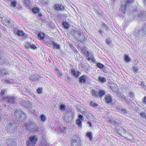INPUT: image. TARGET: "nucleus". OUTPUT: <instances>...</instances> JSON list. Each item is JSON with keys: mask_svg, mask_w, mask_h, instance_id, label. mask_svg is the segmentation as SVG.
<instances>
[{"mask_svg": "<svg viewBox=\"0 0 146 146\" xmlns=\"http://www.w3.org/2000/svg\"><path fill=\"white\" fill-rule=\"evenodd\" d=\"M37 140V137L35 135L29 137L26 141V145L28 146H35Z\"/></svg>", "mask_w": 146, "mask_h": 146, "instance_id": "obj_1", "label": "nucleus"}, {"mask_svg": "<svg viewBox=\"0 0 146 146\" xmlns=\"http://www.w3.org/2000/svg\"><path fill=\"white\" fill-rule=\"evenodd\" d=\"M73 36L77 40L80 41H83L85 38L84 36L81 33V32L79 31H75L72 32Z\"/></svg>", "mask_w": 146, "mask_h": 146, "instance_id": "obj_2", "label": "nucleus"}, {"mask_svg": "<svg viewBox=\"0 0 146 146\" xmlns=\"http://www.w3.org/2000/svg\"><path fill=\"white\" fill-rule=\"evenodd\" d=\"M25 125L27 129L30 132L36 131H37L38 129L35 125L30 122L26 123Z\"/></svg>", "mask_w": 146, "mask_h": 146, "instance_id": "obj_3", "label": "nucleus"}, {"mask_svg": "<svg viewBox=\"0 0 146 146\" xmlns=\"http://www.w3.org/2000/svg\"><path fill=\"white\" fill-rule=\"evenodd\" d=\"M72 146H81V141L80 138L76 135H74L72 138Z\"/></svg>", "mask_w": 146, "mask_h": 146, "instance_id": "obj_4", "label": "nucleus"}, {"mask_svg": "<svg viewBox=\"0 0 146 146\" xmlns=\"http://www.w3.org/2000/svg\"><path fill=\"white\" fill-rule=\"evenodd\" d=\"M7 129L8 131L11 133L14 131L15 123L12 120H8L7 121Z\"/></svg>", "mask_w": 146, "mask_h": 146, "instance_id": "obj_5", "label": "nucleus"}, {"mask_svg": "<svg viewBox=\"0 0 146 146\" xmlns=\"http://www.w3.org/2000/svg\"><path fill=\"white\" fill-rule=\"evenodd\" d=\"M15 98L13 96H5L3 98V101L5 103L13 104L15 102Z\"/></svg>", "mask_w": 146, "mask_h": 146, "instance_id": "obj_6", "label": "nucleus"}, {"mask_svg": "<svg viewBox=\"0 0 146 146\" xmlns=\"http://www.w3.org/2000/svg\"><path fill=\"white\" fill-rule=\"evenodd\" d=\"M21 104L25 108L27 109H30L32 107L31 103L29 100L23 101L22 102Z\"/></svg>", "mask_w": 146, "mask_h": 146, "instance_id": "obj_7", "label": "nucleus"}, {"mask_svg": "<svg viewBox=\"0 0 146 146\" xmlns=\"http://www.w3.org/2000/svg\"><path fill=\"white\" fill-rule=\"evenodd\" d=\"M54 8L55 10L59 11H62L65 9L64 7L62 5L57 3L55 4Z\"/></svg>", "mask_w": 146, "mask_h": 146, "instance_id": "obj_8", "label": "nucleus"}, {"mask_svg": "<svg viewBox=\"0 0 146 146\" xmlns=\"http://www.w3.org/2000/svg\"><path fill=\"white\" fill-rule=\"evenodd\" d=\"M7 61V59L3 53H0V65L5 64Z\"/></svg>", "mask_w": 146, "mask_h": 146, "instance_id": "obj_9", "label": "nucleus"}, {"mask_svg": "<svg viewBox=\"0 0 146 146\" xmlns=\"http://www.w3.org/2000/svg\"><path fill=\"white\" fill-rule=\"evenodd\" d=\"M40 77L37 74L32 75L29 78V80L31 82H36L40 79Z\"/></svg>", "mask_w": 146, "mask_h": 146, "instance_id": "obj_10", "label": "nucleus"}, {"mask_svg": "<svg viewBox=\"0 0 146 146\" xmlns=\"http://www.w3.org/2000/svg\"><path fill=\"white\" fill-rule=\"evenodd\" d=\"M136 17H139L140 18H142L145 16V13L142 11L140 10H137L135 12Z\"/></svg>", "mask_w": 146, "mask_h": 146, "instance_id": "obj_11", "label": "nucleus"}, {"mask_svg": "<svg viewBox=\"0 0 146 146\" xmlns=\"http://www.w3.org/2000/svg\"><path fill=\"white\" fill-rule=\"evenodd\" d=\"M139 31V33L141 32L142 33H144L145 35H146V23L144 24V25H143V27L142 28V30H139V31L136 30L135 31V36H139V33H137Z\"/></svg>", "mask_w": 146, "mask_h": 146, "instance_id": "obj_12", "label": "nucleus"}, {"mask_svg": "<svg viewBox=\"0 0 146 146\" xmlns=\"http://www.w3.org/2000/svg\"><path fill=\"white\" fill-rule=\"evenodd\" d=\"M71 73L74 77L76 78L78 77L81 74L80 72L75 70L74 69H72L71 70Z\"/></svg>", "mask_w": 146, "mask_h": 146, "instance_id": "obj_13", "label": "nucleus"}, {"mask_svg": "<svg viewBox=\"0 0 146 146\" xmlns=\"http://www.w3.org/2000/svg\"><path fill=\"white\" fill-rule=\"evenodd\" d=\"M88 77L85 75H83L79 78V82L81 83H85Z\"/></svg>", "mask_w": 146, "mask_h": 146, "instance_id": "obj_14", "label": "nucleus"}, {"mask_svg": "<svg viewBox=\"0 0 146 146\" xmlns=\"http://www.w3.org/2000/svg\"><path fill=\"white\" fill-rule=\"evenodd\" d=\"M24 113V112L23 111H22L21 110L16 109L15 110V112L14 113V115L15 117H20L21 114H23Z\"/></svg>", "mask_w": 146, "mask_h": 146, "instance_id": "obj_15", "label": "nucleus"}, {"mask_svg": "<svg viewBox=\"0 0 146 146\" xmlns=\"http://www.w3.org/2000/svg\"><path fill=\"white\" fill-rule=\"evenodd\" d=\"M74 114L71 111L68 112L65 114L68 119H69V120L71 121L73 117L74 116Z\"/></svg>", "mask_w": 146, "mask_h": 146, "instance_id": "obj_16", "label": "nucleus"}, {"mask_svg": "<svg viewBox=\"0 0 146 146\" xmlns=\"http://www.w3.org/2000/svg\"><path fill=\"white\" fill-rule=\"evenodd\" d=\"M17 35L18 36H23L26 37L27 35L23 32L22 31L18 30L17 33Z\"/></svg>", "mask_w": 146, "mask_h": 146, "instance_id": "obj_17", "label": "nucleus"}, {"mask_svg": "<svg viewBox=\"0 0 146 146\" xmlns=\"http://www.w3.org/2000/svg\"><path fill=\"white\" fill-rule=\"evenodd\" d=\"M105 100L106 102L108 104L111 103L112 101V97L109 94L107 95L106 96Z\"/></svg>", "mask_w": 146, "mask_h": 146, "instance_id": "obj_18", "label": "nucleus"}, {"mask_svg": "<svg viewBox=\"0 0 146 146\" xmlns=\"http://www.w3.org/2000/svg\"><path fill=\"white\" fill-rule=\"evenodd\" d=\"M45 36V34L43 33L40 32L38 35V38L40 40H43Z\"/></svg>", "mask_w": 146, "mask_h": 146, "instance_id": "obj_19", "label": "nucleus"}, {"mask_svg": "<svg viewBox=\"0 0 146 146\" xmlns=\"http://www.w3.org/2000/svg\"><path fill=\"white\" fill-rule=\"evenodd\" d=\"M7 71L5 68H2L0 69V76H4L6 74Z\"/></svg>", "mask_w": 146, "mask_h": 146, "instance_id": "obj_20", "label": "nucleus"}, {"mask_svg": "<svg viewBox=\"0 0 146 146\" xmlns=\"http://www.w3.org/2000/svg\"><path fill=\"white\" fill-rule=\"evenodd\" d=\"M56 70L58 76L60 77V78H61L63 76V75L62 71L60 70L58 68H56Z\"/></svg>", "mask_w": 146, "mask_h": 146, "instance_id": "obj_21", "label": "nucleus"}, {"mask_svg": "<svg viewBox=\"0 0 146 146\" xmlns=\"http://www.w3.org/2000/svg\"><path fill=\"white\" fill-rule=\"evenodd\" d=\"M98 94H99L98 97H100V98L102 97L105 94V90H98Z\"/></svg>", "mask_w": 146, "mask_h": 146, "instance_id": "obj_22", "label": "nucleus"}, {"mask_svg": "<svg viewBox=\"0 0 146 146\" xmlns=\"http://www.w3.org/2000/svg\"><path fill=\"white\" fill-rule=\"evenodd\" d=\"M7 3L10 4V6L13 7H15L16 5V3L15 1H13L11 0H6Z\"/></svg>", "mask_w": 146, "mask_h": 146, "instance_id": "obj_23", "label": "nucleus"}, {"mask_svg": "<svg viewBox=\"0 0 146 146\" xmlns=\"http://www.w3.org/2000/svg\"><path fill=\"white\" fill-rule=\"evenodd\" d=\"M90 106L94 108L97 107L98 106V104L96 103H95L92 101H90Z\"/></svg>", "mask_w": 146, "mask_h": 146, "instance_id": "obj_24", "label": "nucleus"}, {"mask_svg": "<svg viewBox=\"0 0 146 146\" xmlns=\"http://www.w3.org/2000/svg\"><path fill=\"white\" fill-rule=\"evenodd\" d=\"M133 2L134 0H126L124 5H125V6L127 7L129 6L132 3H133Z\"/></svg>", "mask_w": 146, "mask_h": 146, "instance_id": "obj_25", "label": "nucleus"}, {"mask_svg": "<svg viewBox=\"0 0 146 146\" xmlns=\"http://www.w3.org/2000/svg\"><path fill=\"white\" fill-rule=\"evenodd\" d=\"M98 80L100 82L102 83H104L106 82V80L104 77L100 76L98 78Z\"/></svg>", "mask_w": 146, "mask_h": 146, "instance_id": "obj_26", "label": "nucleus"}, {"mask_svg": "<svg viewBox=\"0 0 146 146\" xmlns=\"http://www.w3.org/2000/svg\"><path fill=\"white\" fill-rule=\"evenodd\" d=\"M127 7L125 6V5H121V12L123 13H125L126 11V8Z\"/></svg>", "mask_w": 146, "mask_h": 146, "instance_id": "obj_27", "label": "nucleus"}, {"mask_svg": "<svg viewBox=\"0 0 146 146\" xmlns=\"http://www.w3.org/2000/svg\"><path fill=\"white\" fill-rule=\"evenodd\" d=\"M23 3L26 6L29 7L30 5V1L29 0H22Z\"/></svg>", "mask_w": 146, "mask_h": 146, "instance_id": "obj_28", "label": "nucleus"}, {"mask_svg": "<svg viewBox=\"0 0 146 146\" xmlns=\"http://www.w3.org/2000/svg\"><path fill=\"white\" fill-rule=\"evenodd\" d=\"M92 95L97 97H98V90H93L92 91Z\"/></svg>", "mask_w": 146, "mask_h": 146, "instance_id": "obj_29", "label": "nucleus"}, {"mask_svg": "<svg viewBox=\"0 0 146 146\" xmlns=\"http://www.w3.org/2000/svg\"><path fill=\"white\" fill-rule=\"evenodd\" d=\"M114 123L115 125L117 126H120L121 125L120 121L116 119H115Z\"/></svg>", "mask_w": 146, "mask_h": 146, "instance_id": "obj_30", "label": "nucleus"}, {"mask_svg": "<svg viewBox=\"0 0 146 146\" xmlns=\"http://www.w3.org/2000/svg\"><path fill=\"white\" fill-rule=\"evenodd\" d=\"M128 112V111L127 110V109L123 108H122V109L120 111V112L124 115L127 114Z\"/></svg>", "mask_w": 146, "mask_h": 146, "instance_id": "obj_31", "label": "nucleus"}, {"mask_svg": "<svg viewBox=\"0 0 146 146\" xmlns=\"http://www.w3.org/2000/svg\"><path fill=\"white\" fill-rule=\"evenodd\" d=\"M124 130L123 129H122V127H120L119 129H117H117H116V128L115 129V131H116L117 133H118L121 136H122L123 137V136L122 135H121V133H120V131H124ZM123 137H124L123 136Z\"/></svg>", "mask_w": 146, "mask_h": 146, "instance_id": "obj_32", "label": "nucleus"}, {"mask_svg": "<svg viewBox=\"0 0 146 146\" xmlns=\"http://www.w3.org/2000/svg\"><path fill=\"white\" fill-rule=\"evenodd\" d=\"M63 26L66 29H67L69 27V23L67 22H64L63 23Z\"/></svg>", "mask_w": 146, "mask_h": 146, "instance_id": "obj_33", "label": "nucleus"}, {"mask_svg": "<svg viewBox=\"0 0 146 146\" xmlns=\"http://www.w3.org/2000/svg\"><path fill=\"white\" fill-rule=\"evenodd\" d=\"M39 146H49V145L44 141H42Z\"/></svg>", "mask_w": 146, "mask_h": 146, "instance_id": "obj_34", "label": "nucleus"}, {"mask_svg": "<svg viewBox=\"0 0 146 146\" xmlns=\"http://www.w3.org/2000/svg\"><path fill=\"white\" fill-rule=\"evenodd\" d=\"M76 123L78 126L81 127L82 126V123L81 120L80 119H78L76 120Z\"/></svg>", "mask_w": 146, "mask_h": 146, "instance_id": "obj_35", "label": "nucleus"}, {"mask_svg": "<svg viewBox=\"0 0 146 146\" xmlns=\"http://www.w3.org/2000/svg\"><path fill=\"white\" fill-rule=\"evenodd\" d=\"M7 92L5 90L3 89H2L0 92V95L1 96H3L4 94H6Z\"/></svg>", "mask_w": 146, "mask_h": 146, "instance_id": "obj_36", "label": "nucleus"}, {"mask_svg": "<svg viewBox=\"0 0 146 146\" xmlns=\"http://www.w3.org/2000/svg\"><path fill=\"white\" fill-rule=\"evenodd\" d=\"M97 66L98 68H99L100 69H102L103 68L104 66V65L103 64L99 62L98 63H97Z\"/></svg>", "mask_w": 146, "mask_h": 146, "instance_id": "obj_37", "label": "nucleus"}, {"mask_svg": "<svg viewBox=\"0 0 146 146\" xmlns=\"http://www.w3.org/2000/svg\"><path fill=\"white\" fill-rule=\"evenodd\" d=\"M86 136L87 137L89 138L90 140H91L92 138V133L91 132H88L86 134Z\"/></svg>", "mask_w": 146, "mask_h": 146, "instance_id": "obj_38", "label": "nucleus"}, {"mask_svg": "<svg viewBox=\"0 0 146 146\" xmlns=\"http://www.w3.org/2000/svg\"><path fill=\"white\" fill-rule=\"evenodd\" d=\"M33 11L35 13H38L39 12V8L36 7H35L33 9Z\"/></svg>", "mask_w": 146, "mask_h": 146, "instance_id": "obj_39", "label": "nucleus"}, {"mask_svg": "<svg viewBox=\"0 0 146 146\" xmlns=\"http://www.w3.org/2000/svg\"><path fill=\"white\" fill-rule=\"evenodd\" d=\"M40 120L42 121H44L46 120V118L45 115H42L40 116Z\"/></svg>", "mask_w": 146, "mask_h": 146, "instance_id": "obj_40", "label": "nucleus"}, {"mask_svg": "<svg viewBox=\"0 0 146 146\" xmlns=\"http://www.w3.org/2000/svg\"><path fill=\"white\" fill-rule=\"evenodd\" d=\"M122 129H124V131H120V133H121V135H122V134L125 135V134H126L128 133V132L125 129H124L122 127Z\"/></svg>", "mask_w": 146, "mask_h": 146, "instance_id": "obj_41", "label": "nucleus"}, {"mask_svg": "<svg viewBox=\"0 0 146 146\" xmlns=\"http://www.w3.org/2000/svg\"><path fill=\"white\" fill-rule=\"evenodd\" d=\"M140 116L143 118L145 117V118L146 116V113L144 112H141L140 113Z\"/></svg>", "mask_w": 146, "mask_h": 146, "instance_id": "obj_42", "label": "nucleus"}, {"mask_svg": "<svg viewBox=\"0 0 146 146\" xmlns=\"http://www.w3.org/2000/svg\"><path fill=\"white\" fill-rule=\"evenodd\" d=\"M64 121L66 123L69 122L70 121L69 120V119H68V118L65 115L64 117Z\"/></svg>", "mask_w": 146, "mask_h": 146, "instance_id": "obj_43", "label": "nucleus"}, {"mask_svg": "<svg viewBox=\"0 0 146 146\" xmlns=\"http://www.w3.org/2000/svg\"><path fill=\"white\" fill-rule=\"evenodd\" d=\"M53 46H54L56 49H59L60 48V46L58 44L54 42Z\"/></svg>", "mask_w": 146, "mask_h": 146, "instance_id": "obj_44", "label": "nucleus"}, {"mask_svg": "<svg viewBox=\"0 0 146 146\" xmlns=\"http://www.w3.org/2000/svg\"><path fill=\"white\" fill-rule=\"evenodd\" d=\"M125 61L127 62H129L130 61V58L127 55L125 56Z\"/></svg>", "mask_w": 146, "mask_h": 146, "instance_id": "obj_45", "label": "nucleus"}, {"mask_svg": "<svg viewBox=\"0 0 146 146\" xmlns=\"http://www.w3.org/2000/svg\"><path fill=\"white\" fill-rule=\"evenodd\" d=\"M129 96L131 98H133L134 96V94L133 92H130L128 94Z\"/></svg>", "mask_w": 146, "mask_h": 146, "instance_id": "obj_46", "label": "nucleus"}, {"mask_svg": "<svg viewBox=\"0 0 146 146\" xmlns=\"http://www.w3.org/2000/svg\"><path fill=\"white\" fill-rule=\"evenodd\" d=\"M122 108L120 106H116V109L118 111L120 112V111L122 109Z\"/></svg>", "mask_w": 146, "mask_h": 146, "instance_id": "obj_47", "label": "nucleus"}, {"mask_svg": "<svg viewBox=\"0 0 146 146\" xmlns=\"http://www.w3.org/2000/svg\"><path fill=\"white\" fill-rule=\"evenodd\" d=\"M66 106L64 104H62L60 105V109L62 110H64Z\"/></svg>", "mask_w": 146, "mask_h": 146, "instance_id": "obj_48", "label": "nucleus"}, {"mask_svg": "<svg viewBox=\"0 0 146 146\" xmlns=\"http://www.w3.org/2000/svg\"><path fill=\"white\" fill-rule=\"evenodd\" d=\"M9 146H15V142L13 141H11Z\"/></svg>", "mask_w": 146, "mask_h": 146, "instance_id": "obj_49", "label": "nucleus"}, {"mask_svg": "<svg viewBox=\"0 0 146 146\" xmlns=\"http://www.w3.org/2000/svg\"><path fill=\"white\" fill-rule=\"evenodd\" d=\"M114 120L115 119H109L108 120V123L113 124L114 122Z\"/></svg>", "mask_w": 146, "mask_h": 146, "instance_id": "obj_50", "label": "nucleus"}, {"mask_svg": "<svg viewBox=\"0 0 146 146\" xmlns=\"http://www.w3.org/2000/svg\"><path fill=\"white\" fill-rule=\"evenodd\" d=\"M133 72L134 73H137V72H138V70L137 68L136 67H134L133 68Z\"/></svg>", "mask_w": 146, "mask_h": 146, "instance_id": "obj_51", "label": "nucleus"}, {"mask_svg": "<svg viewBox=\"0 0 146 146\" xmlns=\"http://www.w3.org/2000/svg\"><path fill=\"white\" fill-rule=\"evenodd\" d=\"M5 83H12L14 82L13 81L8 80V79L6 80H5Z\"/></svg>", "mask_w": 146, "mask_h": 146, "instance_id": "obj_52", "label": "nucleus"}, {"mask_svg": "<svg viewBox=\"0 0 146 146\" xmlns=\"http://www.w3.org/2000/svg\"><path fill=\"white\" fill-rule=\"evenodd\" d=\"M84 53H85V55L88 57H89V52L88 51L84 50Z\"/></svg>", "mask_w": 146, "mask_h": 146, "instance_id": "obj_53", "label": "nucleus"}, {"mask_svg": "<svg viewBox=\"0 0 146 146\" xmlns=\"http://www.w3.org/2000/svg\"><path fill=\"white\" fill-rule=\"evenodd\" d=\"M78 117L79 118V119H80V120H84V118L83 116L82 115L80 114H79Z\"/></svg>", "mask_w": 146, "mask_h": 146, "instance_id": "obj_54", "label": "nucleus"}, {"mask_svg": "<svg viewBox=\"0 0 146 146\" xmlns=\"http://www.w3.org/2000/svg\"><path fill=\"white\" fill-rule=\"evenodd\" d=\"M31 44L30 42H28L25 45L26 47L27 48H31L30 46L31 45Z\"/></svg>", "mask_w": 146, "mask_h": 146, "instance_id": "obj_55", "label": "nucleus"}, {"mask_svg": "<svg viewBox=\"0 0 146 146\" xmlns=\"http://www.w3.org/2000/svg\"><path fill=\"white\" fill-rule=\"evenodd\" d=\"M30 47L31 48L33 49H35L36 48V46L34 44H31Z\"/></svg>", "mask_w": 146, "mask_h": 146, "instance_id": "obj_56", "label": "nucleus"}, {"mask_svg": "<svg viewBox=\"0 0 146 146\" xmlns=\"http://www.w3.org/2000/svg\"><path fill=\"white\" fill-rule=\"evenodd\" d=\"M54 42H55L53 41H50L49 42L48 44L50 46H53Z\"/></svg>", "mask_w": 146, "mask_h": 146, "instance_id": "obj_57", "label": "nucleus"}, {"mask_svg": "<svg viewBox=\"0 0 146 146\" xmlns=\"http://www.w3.org/2000/svg\"><path fill=\"white\" fill-rule=\"evenodd\" d=\"M37 92L38 93H41L42 92V90L40 88H38L37 90Z\"/></svg>", "mask_w": 146, "mask_h": 146, "instance_id": "obj_58", "label": "nucleus"}, {"mask_svg": "<svg viewBox=\"0 0 146 146\" xmlns=\"http://www.w3.org/2000/svg\"><path fill=\"white\" fill-rule=\"evenodd\" d=\"M106 42L107 44H109L110 43V42L108 39H107L106 40Z\"/></svg>", "mask_w": 146, "mask_h": 146, "instance_id": "obj_59", "label": "nucleus"}, {"mask_svg": "<svg viewBox=\"0 0 146 146\" xmlns=\"http://www.w3.org/2000/svg\"><path fill=\"white\" fill-rule=\"evenodd\" d=\"M102 26L103 27H105L107 29L108 28L107 25L104 23L102 24Z\"/></svg>", "mask_w": 146, "mask_h": 146, "instance_id": "obj_60", "label": "nucleus"}, {"mask_svg": "<svg viewBox=\"0 0 146 146\" xmlns=\"http://www.w3.org/2000/svg\"><path fill=\"white\" fill-rule=\"evenodd\" d=\"M86 110H85V111H82L81 112V113L82 114H83L84 115H85L86 114Z\"/></svg>", "mask_w": 146, "mask_h": 146, "instance_id": "obj_61", "label": "nucleus"}, {"mask_svg": "<svg viewBox=\"0 0 146 146\" xmlns=\"http://www.w3.org/2000/svg\"><path fill=\"white\" fill-rule=\"evenodd\" d=\"M143 103L144 104H146V96H145L143 100Z\"/></svg>", "mask_w": 146, "mask_h": 146, "instance_id": "obj_62", "label": "nucleus"}, {"mask_svg": "<svg viewBox=\"0 0 146 146\" xmlns=\"http://www.w3.org/2000/svg\"><path fill=\"white\" fill-rule=\"evenodd\" d=\"M11 20H7V23L8 24H10V23H11Z\"/></svg>", "mask_w": 146, "mask_h": 146, "instance_id": "obj_63", "label": "nucleus"}, {"mask_svg": "<svg viewBox=\"0 0 146 146\" xmlns=\"http://www.w3.org/2000/svg\"><path fill=\"white\" fill-rule=\"evenodd\" d=\"M97 13L100 15H101L102 14V12L101 11H97Z\"/></svg>", "mask_w": 146, "mask_h": 146, "instance_id": "obj_64", "label": "nucleus"}]
</instances>
